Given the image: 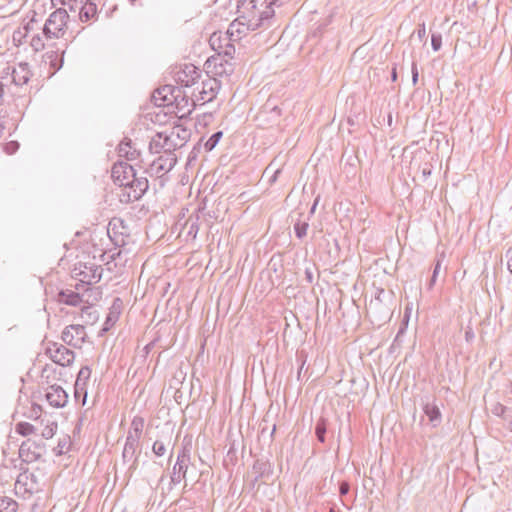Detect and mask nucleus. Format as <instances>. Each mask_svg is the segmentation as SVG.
<instances>
[{
  "instance_id": "nucleus-1",
  "label": "nucleus",
  "mask_w": 512,
  "mask_h": 512,
  "mask_svg": "<svg viewBox=\"0 0 512 512\" xmlns=\"http://www.w3.org/2000/svg\"><path fill=\"white\" fill-rule=\"evenodd\" d=\"M204 71L207 77H216L221 80L225 78L229 82V77L234 72V64L223 55H212L204 63Z\"/></svg>"
},
{
  "instance_id": "nucleus-2",
  "label": "nucleus",
  "mask_w": 512,
  "mask_h": 512,
  "mask_svg": "<svg viewBox=\"0 0 512 512\" xmlns=\"http://www.w3.org/2000/svg\"><path fill=\"white\" fill-rule=\"evenodd\" d=\"M191 464V444H183L181 449L178 451L177 459L172 468L170 476L171 484L177 485L182 480H185L186 474Z\"/></svg>"
},
{
  "instance_id": "nucleus-3",
  "label": "nucleus",
  "mask_w": 512,
  "mask_h": 512,
  "mask_svg": "<svg viewBox=\"0 0 512 512\" xmlns=\"http://www.w3.org/2000/svg\"><path fill=\"white\" fill-rule=\"evenodd\" d=\"M149 188V182L146 176L134 175L133 179H130L129 186L127 189H123L120 194V201L122 203H131L140 200Z\"/></svg>"
},
{
  "instance_id": "nucleus-4",
  "label": "nucleus",
  "mask_w": 512,
  "mask_h": 512,
  "mask_svg": "<svg viewBox=\"0 0 512 512\" xmlns=\"http://www.w3.org/2000/svg\"><path fill=\"white\" fill-rule=\"evenodd\" d=\"M174 136V131H172L170 134H166L165 132H157L149 142L150 153H160L163 151V154H175V150L178 147H181L183 143L178 144Z\"/></svg>"
},
{
  "instance_id": "nucleus-5",
  "label": "nucleus",
  "mask_w": 512,
  "mask_h": 512,
  "mask_svg": "<svg viewBox=\"0 0 512 512\" xmlns=\"http://www.w3.org/2000/svg\"><path fill=\"white\" fill-rule=\"evenodd\" d=\"M177 163V156L175 154H163L152 161L144 173L150 177L160 178L169 171H171Z\"/></svg>"
},
{
  "instance_id": "nucleus-6",
  "label": "nucleus",
  "mask_w": 512,
  "mask_h": 512,
  "mask_svg": "<svg viewBox=\"0 0 512 512\" xmlns=\"http://www.w3.org/2000/svg\"><path fill=\"white\" fill-rule=\"evenodd\" d=\"M174 79L181 87H191L201 76V70L192 63H185L175 67Z\"/></svg>"
},
{
  "instance_id": "nucleus-7",
  "label": "nucleus",
  "mask_w": 512,
  "mask_h": 512,
  "mask_svg": "<svg viewBox=\"0 0 512 512\" xmlns=\"http://www.w3.org/2000/svg\"><path fill=\"white\" fill-rule=\"evenodd\" d=\"M73 271L76 277H81V282L91 284L101 280L103 268L95 263L78 262Z\"/></svg>"
},
{
  "instance_id": "nucleus-8",
  "label": "nucleus",
  "mask_w": 512,
  "mask_h": 512,
  "mask_svg": "<svg viewBox=\"0 0 512 512\" xmlns=\"http://www.w3.org/2000/svg\"><path fill=\"white\" fill-rule=\"evenodd\" d=\"M46 354L49 355L54 363L63 367L70 366L75 359V353L73 350L56 342L47 346Z\"/></svg>"
},
{
  "instance_id": "nucleus-9",
  "label": "nucleus",
  "mask_w": 512,
  "mask_h": 512,
  "mask_svg": "<svg viewBox=\"0 0 512 512\" xmlns=\"http://www.w3.org/2000/svg\"><path fill=\"white\" fill-rule=\"evenodd\" d=\"M45 453V443L43 441H32L27 439L22 442L19 448V457L25 463H32L39 460Z\"/></svg>"
},
{
  "instance_id": "nucleus-10",
  "label": "nucleus",
  "mask_w": 512,
  "mask_h": 512,
  "mask_svg": "<svg viewBox=\"0 0 512 512\" xmlns=\"http://www.w3.org/2000/svg\"><path fill=\"white\" fill-rule=\"evenodd\" d=\"M135 174V168L125 161H118L112 166L111 177L114 183L123 189H127L130 179H133Z\"/></svg>"
},
{
  "instance_id": "nucleus-11",
  "label": "nucleus",
  "mask_w": 512,
  "mask_h": 512,
  "mask_svg": "<svg viewBox=\"0 0 512 512\" xmlns=\"http://www.w3.org/2000/svg\"><path fill=\"white\" fill-rule=\"evenodd\" d=\"M85 326L82 324H72L64 328L61 334L62 341L74 348H81L86 341Z\"/></svg>"
},
{
  "instance_id": "nucleus-12",
  "label": "nucleus",
  "mask_w": 512,
  "mask_h": 512,
  "mask_svg": "<svg viewBox=\"0 0 512 512\" xmlns=\"http://www.w3.org/2000/svg\"><path fill=\"white\" fill-rule=\"evenodd\" d=\"M171 99L173 102L171 106H175L178 113H181L180 118L189 116L197 105V99L190 97L182 87H179V92H174Z\"/></svg>"
},
{
  "instance_id": "nucleus-13",
  "label": "nucleus",
  "mask_w": 512,
  "mask_h": 512,
  "mask_svg": "<svg viewBox=\"0 0 512 512\" xmlns=\"http://www.w3.org/2000/svg\"><path fill=\"white\" fill-rule=\"evenodd\" d=\"M394 292L392 290L386 292L383 288H378L374 299L368 305V312H381L384 310L385 316H388L390 307L387 305L392 302Z\"/></svg>"
},
{
  "instance_id": "nucleus-14",
  "label": "nucleus",
  "mask_w": 512,
  "mask_h": 512,
  "mask_svg": "<svg viewBox=\"0 0 512 512\" xmlns=\"http://www.w3.org/2000/svg\"><path fill=\"white\" fill-rule=\"evenodd\" d=\"M222 81L216 77H208L206 80L202 81V89L199 91L198 95L193 93V96L196 97L197 102L202 101V103L211 102L217 95L220 90Z\"/></svg>"
},
{
  "instance_id": "nucleus-15",
  "label": "nucleus",
  "mask_w": 512,
  "mask_h": 512,
  "mask_svg": "<svg viewBox=\"0 0 512 512\" xmlns=\"http://www.w3.org/2000/svg\"><path fill=\"white\" fill-rule=\"evenodd\" d=\"M436 401L435 396H424L421 398L422 410L434 428L438 427L442 421V414Z\"/></svg>"
},
{
  "instance_id": "nucleus-16",
  "label": "nucleus",
  "mask_w": 512,
  "mask_h": 512,
  "mask_svg": "<svg viewBox=\"0 0 512 512\" xmlns=\"http://www.w3.org/2000/svg\"><path fill=\"white\" fill-rule=\"evenodd\" d=\"M47 402L54 408H63L68 402V393L57 384L50 385L45 393Z\"/></svg>"
},
{
  "instance_id": "nucleus-17",
  "label": "nucleus",
  "mask_w": 512,
  "mask_h": 512,
  "mask_svg": "<svg viewBox=\"0 0 512 512\" xmlns=\"http://www.w3.org/2000/svg\"><path fill=\"white\" fill-rule=\"evenodd\" d=\"M174 92H179V86L164 85L154 90L152 94V101L156 106L159 107L170 106V104L173 102L171 98L174 97Z\"/></svg>"
},
{
  "instance_id": "nucleus-18",
  "label": "nucleus",
  "mask_w": 512,
  "mask_h": 512,
  "mask_svg": "<svg viewBox=\"0 0 512 512\" xmlns=\"http://www.w3.org/2000/svg\"><path fill=\"white\" fill-rule=\"evenodd\" d=\"M33 73L28 62H19L17 66H13L11 70L12 82L17 86L28 84Z\"/></svg>"
},
{
  "instance_id": "nucleus-19",
  "label": "nucleus",
  "mask_w": 512,
  "mask_h": 512,
  "mask_svg": "<svg viewBox=\"0 0 512 512\" xmlns=\"http://www.w3.org/2000/svg\"><path fill=\"white\" fill-rule=\"evenodd\" d=\"M69 16L65 10L54 11L47 23L45 24L44 32H60L66 28V22Z\"/></svg>"
},
{
  "instance_id": "nucleus-20",
  "label": "nucleus",
  "mask_w": 512,
  "mask_h": 512,
  "mask_svg": "<svg viewBox=\"0 0 512 512\" xmlns=\"http://www.w3.org/2000/svg\"><path fill=\"white\" fill-rule=\"evenodd\" d=\"M122 308V299L119 297L114 298L112 306L110 307L109 313L106 317V320L99 332L100 336H103L105 333H107L111 329V327L118 321Z\"/></svg>"
},
{
  "instance_id": "nucleus-21",
  "label": "nucleus",
  "mask_w": 512,
  "mask_h": 512,
  "mask_svg": "<svg viewBox=\"0 0 512 512\" xmlns=\"http://www.w3.org/2000/svg\"><path fill=\"white\" fill-rule=\"evenodd\" d=\"M55 300L59 304H65L69 306H78L83 302L82 295L70 289H60L55 295Z\"/></svg>"
},
{
  "instance_id": "nucleus-22",
  "label": "nucleus",
  "mask_w": 512,
  "mask_h": 512,
  "mask_svg": "<svg viewBox=\"0 0 512 512\" xmlns=\"http://www.w3.org/2000/svg\"><path fill=\"white\" fill-rule=\"evenodd\" d=\"M252 470L258 477L263 478V483H266V480L270 479L273 474L272 464L269 460L263 458H258L254 461Z\"/></svg>"
},
{
  "instance_id": "nucleus-23",
  "label": "nucleus",
  "mask_w": 512,
  "mask_h": 512,
  "mask_svg": "<svg viewBox=\"0 0 512 512\" xmlns=\"http://www.w3.org/2000/svg\"><path fill=\"white\" fill-rule=\"evenodd\" d=\"M139 441L140 439L133 437L131 434L126 436L122 452V459L124 463L131 461L135 455H138Z\"/></svg>"
},
{
  "instance_id": "nucleus-24",
  "label": "nucleus",
  "mask_w": 512,
  "mask_h": 512,
  "mask_svg": "<svg viewBox=\"0 0 512 512\" xmlns=\"http://www.w3.org/2000/svg\"><path fill=\"white\" fill-rule=\"evenodd\" d=\"M239 35L240 34H224V47L222 48V50H217L216 55H223L224 59H228L229 61H231L235 54V46L233 44V41L239 39Z\"/></svg>"
},
{
  "instance_id": "nucleus-25",
  "label": "nucleus",
  "mask_w": 512,
  "mask_h": 512,
  "mask_svg": "<svg viewBox=\"0 0 512 512\" xmlns=\"http://www.w3.org/2000/svg\"><path fill=\"white\" fill-rule=\"evenodd\" d=\"M45 63H49L50 68L53 69L52 72L49 73V77L54 75L63 65V59L59 57L58 50H50L47 51L43 55Z\"/></svg>"
},
{
  "instance_id": "nucleus-26",
  "label": "nucleus",
  "mask_w": 512,
  "mask_h": 512,
  "mask_svg": "<svg viewBox=\"0 0 512 512\" xmlns=\"http://www.w3.org/2000/svg\"><path fill=\"white\" fill-rule=\"evenodd\" d=\"M80 316L83 323L87 325H93L99 319V313L92 305L83 306Z\"/></svg>"
},
{
  "instance_id": "nucleus-27",
  "label": "nucleus",
  "mask_w": 512,
  "mask_h": 512,
  "mask_svg": "<svg viewBox=\"0 0 512 512\" xmlns=\"http://www.w3.org/2000/svg\"><path fill=\"white\" fill-rule=\"evenodd\" d=\"M96 16H97L96 4H94L92 2L84 3V5L82 6L80 13H79V17H80L81 21L88 22L90 20L95 19Z\"/></svg>"
},
{
  "instance_id": "nucleus-28",
  "label": "nucleus",
  "mask_w": 512,
  "mask_h": 512,
  "mask_svg": "<svg viewBox=\"0 0 512 512\" xmlns=\"http://www.w3.org/2000/svg\"><path fill=\"white\" fill-rule=\"evenodd\" d=\"M20 469L23 470V473L18 476L17 483L20 484L23 482V484L26 486L25 490L28 492H33V490L36 489L34 485L37 484L36 476L33 473L27 475V469L22 467Z\"/></svg>"
},
{
  "instance_id": "nucleus-29",
  "label": "nucleus",
  "mask_w": 512,
  "mask_h": 512,
  "mask_svg": "<svg viewBox=\"0 0 512 512\" xmlns=\"http://www.w3.org/2000/svg\"><path fill=\"white\" fill-rule=\"evenodd\" d=\"M327 426L328 420L324 417H320L315 424V436L317 440L322 444L326 442Z\"/></svg>"
},
{
  "instance_id": "nucleus-30",
  "label": "nucleus",
  "mask_w": 512,
  "mask_h": 512,
  "mask_svg": "<svg viewBox=\"0 0 512 512\" xmlns=\"http://www.w3.org/2000/svg\"><path fill=\"white\" fill-rule=\"evenodd\" d=\"M74 399L77 403L85 405L87 401V387L85 382H75L74 384Z\"/></svg>"
},
{
  "instance_id": "nucleus-31",
  "label": "nucleus",
  "mask_w": 512,
  "mask_h": 512,
  "mask_svg": "<svg viewBox=\"0 0 512 512\" xmlns=\"http://www.w3.org/2000/svg\"><path fill=\"white\" fill-rule=\"evenodd\" d=\"M303 217V213L298 214V218L294 223V232L298 239H303L307 235V230L309 228L308 221L301 220Z\"/></svg>"
},
{
  "instance_id": "nucleus-32",
  "label": "nucleus",
  "mask_w": 512,
  "mask_h": 512,
  "mask_svg": "<svg viewBox=\"0 0 512 512\" xmlns=\"http://www.w3.org/2000/svg\"><path fill=\"white\" fill-rule=\"evenodd\" d=\"M144 427V419L140 416H135L131 422V427L127 435H132L135 438L140 439Z\"/></svg>"
},
{
  "instance_id": "nucleus-33",
  "label": "nucleus",
  "mask_w": 512,
  "mask_h": 512,
  "mask_svg": "<svg viewBox=\"0 0 512 512\" xmlns=\"http://www.w3.org/2000/svg\"><path fill=\"white\" fill-rule=\"evenodd\" d=\"M18 503L7 496H0V512H16Z\"/></svg>"
},
{
  "instance_id": "nucleus-34",
  "label": "nucleus",
  "mask_w": 512,
  "mask_h": 512,
  "mask_svg": "<svg viewBox=\"0 0 512 512\" xmlns=\"http://www.w3.org/2000/svg\"><path fill=\"white\" fill-rule=\"evenodd\" d=\"M491 413L497 417H501L503 420H507V414L511 409L500 402H495L491 406Z\"/></svg>"
},
{
  "instance_id": "nucleus-35",
  "label": "nucleus",
  "mask_w": 512,
  "mask_h": 512,
  "mask_svg": "<svg viewBox=\"0 0 512 512\" xmlns=\"http://www.w3.org/2000/svg\"><path fill=\"white\" fill-rule=\"evenodd\" d=\"M222 136H223L222 131H217V132L213 133L204 144L205 151L206 152L212 151L216 147V145L219 143Z\"/></svg>"
},
{
  "instance_id": "nucleus-36",
  "label": "nucleus",
  "mask_w": 512,
  "mask_h": 512,
  "mask_svg": "<svg viewBox=\"0 0 512 512\" xmlns=\"http://www.w3.org/2000/svg\"><path fill=\"white\" fill-rule=\"evenodd\" d=\"M15 431L21 436H28L35 431V427L28 422H19L15 426Z\"/></svg>"
},
{
  "instance_id": "nucleus-37",
  "label": "nucleus",
  "mask_w": 512,
  "mask_h": 512,
  "mask_svg": "<svg viewBox=\"0 0 512 512\" xmlns=\"http://www.w3.org/2000/svg\"><path fill=\"white\" fill-rule=\"evenodd\" d=\"M223 38L224 34H210L209 42L214 51L222 50L225 44Z\"/></svg>"
},
{
  "instance_id": "nucleus-38",
  "label": "nucleus",
  "mask_w": 512,
  "mask_h": 512,
  "mask_svg": "<svg viewBox=\"0 0 512 512\" xmlns=\"http://www.w3.org/2000/svg\"><path fill=\"white\" fill-rule=\"evenodd\" d=\"M42 411L43 409L41 405L33 403L31 407L28 409V411L24 412V416L29 419L37 420L38 418H40Z\"/></svg>"
},
{
  "instance_id": "nucleus-39",
  "label": "nucleus",
  "mask_w": 512,
  "mask_h": 512,
  "mask_svg": "<svg viewBox=\"0 0 512 512\" xmlns=\"http://www.w3.org/2000/svg\"><path fill=\"white\" fill-rule=\"evenodd\" d=\"M132 140L125 137L118 145V153L120 157H126L131 149Z\"/></svg>"
},
{
  "instance_id": "nucleus-40",
  "label": "nucleus",
  "mask_w": 512,
  "mask_h": 512,
  "mask_svg": "<svg viewBox=\"0 0 512 512\" xmlns=\"http://www.w3.org/2000/svg\"><path fill=\"white\" fill-rule=\"evenodd\" d=\"M91 376V368L89 366H82L75 382H85L87 385V382Z\"/></svg>"
},
{
  "instance_id": "nucleus-41",
  "label": "nucleus",
  "mask_w": 512,
  "mask_h": 512,
  "mask_svg": "<svg viewBox=\"0 0 512 512\" xmlns=\"http://www.w3.org/2000/svg\"><path fill=\"white\" fill-rule=\"evenodd\" d=\"M30 45H31V47L33 48V50L35 52H38V51H40L41 49H43L45 47V44L43 42V38L39 34H35L31 38Z\"/></svg>"
},
{
  "instance_id": "nucleus-42",
  "label": "nucleus",
  "mask_w": 512,
  "mask_h": 512,
  "mask_svg": "<svg viewBox=\"0 0 512 512\" xmlns=\"http://www.w3.org/2000/svg\"><path fill=\"white\" fill-rule=\"evenodd\" d=\"M152 451L157 457H162L166 453L165 443L161 440H156L152 445Z\"/></svg>"
},
{
  "instance_id": "nucleus-43",
  "label": "nucleus",
  "mask_w": 512,
  "mask_h": 512,
  "mask_svg": "<svg viewBox=\"0 0 512 512\" xmlns=\"http://www.w3.org/2000/svg\"><path fill=\"white\" fill-rule=\"evenodd\" d=\"M57 430V424L52 423L51 425H47L41 433L42 438L44 439H50L54 436L55 432Z\"/></svg>"
},
{
  "instance_id": "nucleus-44",
  "label": "nucleus",
  "mask_w": 512,
  "mask_h": 512,
  "mask_svg": "<svg viewBox=\"0 0 512 512\" xmlns=\"http://www.w3.org/2000/svg\"><path fill=\"white\" fill-rule=\"evenodd\" d=\"M442 35L441 34H431V46L434 51L440 50L442 46Z\"/></svg>"
},
{
  "instance_id": "nucleus-45",
  "label": "nucleus",
  "mask_w": 512,
  "mask_h": 512,
  "mask_svg": "<svg viewBox=\"0 0 512 512\" xmlns=\"http://www.w3.org/2000/svg\"><path fill=\"white\" fill-rule=\"evenodd\" d=\"M19 148V143L17 141H10L6 143L4 150L7 154H13Z\"/></svg>"
},
{
  "instance_id": "nucleus-46",
  "label": "nucleus",
  "mask_w": 512,
  "mask_h": 512,
  "mask_svg": "<svg viewBox=\"0 0 512 512\" xmlns=\"http://www.w3.org/2000/svg\"><path fill=\"white\" fill-rule=\"evenodd\" d=\"M190 136V133L187 129H180L174 136L175 140L176 139H179L181 140L183 143H185L187 141V139L189 138Z\"/></svg>"
},
{
  "instance_id": "nucleus-47",
  "label": "nucleus",
  "mask_w": 512,
  "mask_h": 512,
  "mask_svg": "<svg viewBox=\"0 0 512 512\" xmlns=\"http://www.w3.org/2000/svg\"><path fill=\"white\" fill-rule=\"evenodd\" d=\"M13 35V42L15 46H20L24 42L27 41V37L29 34H12Z\"/></svg>"
},
{
  "instance_id": "nucleus-48",
  "label": "nucleus",
  "mask_w": 512,
  "mask_h": 512,
  "mask_svg": "<svg viewBox=\"0 0 512 512\" xmlns=\"http://www.w3.org/2000/svg\"><path fill=\"white\" fill-rule=\"evenodd\" d=\"M350 491V484L347 481H341L339 483V494L341 496L347 495Z\"/></svg>"
},
{
  "instance_id": "nucleus-49",
  "label": "nucleus",
  "mask_w": 512,
  "mask_h": 512,
  "mask_svg": "<svg viewBox=\"0 0 512 512\" xmlns=\"http://www.w3.org/2000/svg\"><path fill=\"white\" fill-rule=\"evenodd\" d=\"M442 257L443 256L435 259V261H434L433 271H432V276H434V277H438V274H439L441 266H442Z\"/></svg>"
},
{
  "instance_id": "nucleus-50",
  "label": "nucleus",
  "mask_w": 512,
  "mask_h": 512,
  "mask_svg": "<svg viewBox=\"0 0 512 512\" xmlns=\"http://www.w3.org/2000/svg\"><path fill=\"white\" fill-rule=\"evenodd\" d=\"M66 444L67 440L65 438L63 440H59L58 445L54 448V452L57 456H60L64 453Z\"/></svg>"
},
{
  "instance_id": "nucleus-51",
  "label": "nucleus",
  "mask_w": 512,
  "mask_h": 512,
  "mask_svg": "<svg viewBox=\"0 0 512 512\" xmlns=\"http://www.w3.org/2000/svg\"><path fill=\"white\" fill-rule=\"evenodd\" d=\"M306 357H307V356H306L303 352H301V353H297V360H298V361H300V363H301V364H300V367H299V369H298V378L300 377L301 372H302V369H303V367H304V365H305Z\"/></svg>"
},
{
  "instance_id": "nucleus-52",
  "label": "nucleus",
  "mask_w": 512,
  "mask_h": 512,
  "mask_svg": "<svg viewBox=\"0 0 512 512\" xmlns=\"http://www.w3.org/2000/svg\"><path fill=\"white\" fill-rule=\"evenodd\" d=\"M505 258L507 259V269L512 274V247H510L506 253Z\"/></svg>"
},
{
  "instance_id": "nucleus-53",
  "label": "nucleus",
  "mask_w": 512,
  "mask_h": 512,
  "mask_svg": "<svg viewBox=\"0 0 512 512\" xmlns=\"http://www.w3.org/2000/svg\"><path fill=\"white\" fill-rule=\"evenodd\" d=\"M411 73H412L413 85H416L418 83L419 74H418L417 64L415 62L412 63Z\"/></svg>"
},
{
  "instance_id": "nucleus-54",
  "label": "nucleus",
  "mask_w": 512,
  "mask_h": 512,
  "mask_svg": "<svg viewBox=\"0 0 512 512\" xmlns=\"http://www.w3.org/2000/svg\"><path fill=\"white\" fill-rule=\"evenodd\" d=\"M139 455H140V451L138 452V455H135L131 459L132 463L129 466V469H128L129 471H135L138 468V465H139Z\"/></svg>"
},
{
  "instance_id": "nucleus-55",
  "label": "nucleus",
  "mask_w": 512,
  "mask_h": 512,
  "mask_svg": "<svg viewBox=\"0 0 512 512\" xmlns=\"http://www.w3.org/2000/svg\"><path fill=\"white\" fill-rule=\"evenodd\" d=\"M281 173H282V170L280 168L276 169L268 180L269 184L270 185L274 184L277 181V179Z\"/></svg>"
},
{
  "instance_id": "nucleus-56",
  "label": "nucleus",
  "mask_w": 512,
  "mask_h": 512,
  "mask_svg": "<svg viewBox=\"0 0 512 512\" xmlns=\"http://www.w3.org/2000/svg\"><path fill=\"white\" fill-rule=\"evenodd\" d=\"M227 457L233 461V460H236L237 459V456H236V448H235V445L234 443L230 446L228 452H227Z\"/></svg>"
},
{
  "instance_id": "nucleus-57",
  "label": "nucleus",
  "mask_w": 512,
  "mask_h": 512,
  "mask_svg": "<svg viewBox=\"0 0 512 512\" xmlns=\"http://www.w3.org/2000/svg\"><path fill=\"white\" fill-rule=\"evenodd\" d=\"M140 152L136 149H130L129 154L125 157L127 160H135L137 157H139Z\"/></svg>"
},
{
  "instance_id": "nucleus-58",
  "label": "nucleus",
  "mask_w": 512,
  "mask_h": 512,
  "mask_svg": "<svg viewBox=\"0 0 512 512\" xmlns=\"http://www.w3.org/2000/svg\"><path fill=\"white\" fill-rule=\"evenodd\" d=\"M251 2L254 3V7L263 5L268 6L272 3V0H251Z\"/></svg>"
},
{
  "instance_id": "nucleus-59",
  "label": "nucleus",
  "mask_w": 512,
  "mask_h": 512,
  "mask_svg": "<svg viewBox=\"0 0 512 512\" xmlns=\"http://www.w3.org/2000/svg\"><path fill=\"white\" fill-rule=\"evenodd\" d=\"M305 279L310 284L313 282L314 276H313V272L310 268L305 269Z\"/></svg>"
},
{
  "instance_id": "nucleus-60",
  "label": "nucleus",
  "mask_w": 512,
  "mask_h": 512,
  "mask_svg": "<svg viewBox=\"0 0 512 512\" xmlns=\"http://www.w3.org/2000/svg\"><path fill=\"white\" fill-rule=\"evenodd\" d=\"M12 67L13 66H7V67L2 69V71H1V78L2 79L6 78L7 76H11Z\"/></svg>"
},
{
  "instance_id": "nucleus-61",
  "label": "nucleus",
  "mask_w": 512,
  "mask_h": 512,
  "mask_svg": "<svg viewBox=\"0 0 512 512\" xmlns=\"http://www.w3.org/2000/svg\"><path fill=\"white\" fill-rule=\"evenodd\" d=\"M398 79V74H397V65L396 64H393V67L391 69V80L393 82H396Z\"/></svg>"
},
{
  "instance_id": "nucleus-62",
  "label": "nucleus",
  "mask_w": 512,
  "mask_h": 512,
  "mask_svg": "<svg viewBox=\"0 0 512 512\" xmlns=\"http://www.w3.org/2000/svg\"><path fill=\"white\" fill-rule=\"evenodd\" d=\"M474 338V332L472 331L471 328H469L468 330L465 331V339L467 342H470L472 341Z\"/></svg>"
},
{
  "instance_id": "nucleus-63",
  "label": "nucleus",
  "mask_w": 512,
  "mask_h": 512,
  "mask_svg": "<svg viewBox=\"0 0 512 512\" xmlns=\"http://www.w3.org/2000/svg\"><path fill=\"white\" fill-rule=\"evenodd\" d=\"M431 174V169L425 164V167L422 169L423 178L426 179Z\"/></svg>"
},
{
  "instance_id": "nucleus-64",
  "label": "nucleus",
  "mask_w": 512,
  "mask_h": 512,
  "mask_svg": "<svg viewBox=\"0 0 512 512\" xmlns=\"http://www.w3.org/2000/svg\"><path fill=\"white\" fill-rule=\"evenodd\" d=\"M505 421L507 422V429L512 432V416L507 414V420Z\"/></svg>"
}]
</instances>
